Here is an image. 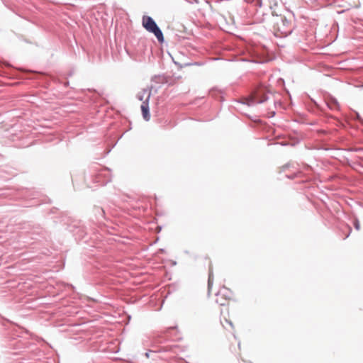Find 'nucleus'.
Wrapping results in <instances>:
<instances>
[{
    "mask_svg": "<svg viewBox=\"0 0 363 363\" xmlns=\"http://www.w3.org/2000/svg\"><path fill=\"white\" fill-rule=\"evenodd\" d=\"M143 26L148 32L154 33L160 43L164 42V36L161 30L151 17L144 16L143 18Z\"/></svg>",
    "mask_w": 363,
    "mask_h": 363,
    "instance_id": "1",
    "label": "nucleus"
},
{
    "mask_svg": "<svg viewBox=\"0 0 363 363\" xmlns=\"http://www.w3.org/2000/svg\"><path fill=\"white\" fill-rule=\"evenodd\" d=\"M267 99L266 89L264 86H259L250 95L247 104L248 105L259 104L265 101Z\"/></svg>",
    "mask_w": 363,
    "mask_h": 363,
    "instance_id": "2",
    "label": "nucleus"
},
{
    "mask_svg": "<svg viewBox=\"0 0 363 363\" xmlns=\"http://www.w3.org/2000/svg\"><path fill=\"white\" fill-rule=\"evenodd\" d=\"M231 291L228 288L223 286L216 294L215 301L220 306L226 305L231 298Z\"/></svg>",
    "mask_w": 363,
    "mask_h": 363,
    "instance_id": "3",
    "label": "nucleus"
},
{
    "mask_svg": "<svg viewBox=\"0 0 363 363\" xmlns=\"http://www.w3.org/2000/svg\"><path fill=\"white\" fill-rule=\"evenodd\" d=\"M291 33V28L289 25V22L286 20H281L280 23L277 24V28L274 32V35L277 37L282 38L287 36Z\"/></svg>",
    "mask_w": 363,
    "mask_h": 363,
    "instance_id": "4",
    "label": "nucleus"
},
{
    "mask_svg": "<svg viewBox=\"0 0 363 363\" xmlns=\"http://www.w3.org/2000/svg\"><path fill=\"white\" fill-rule=\"evenodd\" d=\"M221 324L225 330L234 331V325L230 318H224L223 320H221Z\"/></svg>",
    "mask_w": 363,
    "mask_h": 363,
    "instance_id": "5",
    "label": "nucleus"
},
{
    "mask_svg": "<svg viewBox=\"0 0 363 363\" xmlns=\"http://www.w3.org/2000/svg\"><path fill=\"white\" fill-rule=\"evenodd\" d=\"M141 111L143 113V118L148 121L150 119V115L149 113V107L147 103H143L141 106Z\"/></svg>",
    "mask_w": 363,
    "mask_h": 363,
    "instance_id": "6",
    "label": "nucleus"
},
{
    "mask_svg": "<svg viewBox=\"0 0 363 363\" xmlns=\"http://www.w3.org/2000/svg\"><path fill=\"white\" fill-rule=\"evenodd\" d=\"M212 284H213V277H212V275L210 274L209 277H208V291L211 290Z\"/></svg>",
    "mask_w": 363,
    "mask_h": 363,
    "instance_id": "7",
    "label": "nucleus"
},
{
    "mask_svg": "<svg viewBox=\"0 0 363 363\" xmlns=\"http://www.w3.org/2000/svg\"><path fill=\"white\" fill-rule=\"evenodd\" d=\"M354 227L357 230H359L360 229V225L359 223V222L357 220H356L354 222Z\"/></svg>",
    "mask_w": 363,
    "mask_h": 363,
    "instance_id": "8",
    "label": "nucleus"
}]
</instances>
